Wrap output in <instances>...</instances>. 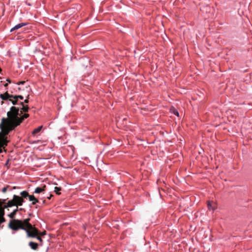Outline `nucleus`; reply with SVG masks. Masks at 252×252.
Listing matches in <instances>:
<instances>
[{
	"label": "nucleus",
	"instance_id": "1",
	"mask_svg": "<svg viewBox=\"0 0 252 252\" xmlns=\"http://www.w3.org/2000/svg\"><path fill=\"white\" fill-rule=\"evenodd\" d=\"M20 105L22 107L20 108V111L19 108L12 106L10 108V111L7 113V116L10 118L11 120L15 121L16 125H19L23 120L29 117V115L27 114H25L21 117L23 112L28 111L29 107L27 105H25L23 102H20Z\"/></svg>",
	"mask_w": 252,
	"mask_h": 252
},
{
	"label": "nucleus",
	"instance_id": "2",
	"mask_svg": "<svg viewBox=\"0 0 252 252\" xmlns=\"http://www.w3.org/2000/svg\"><path fill=\"white\" fill-rule=\"evenodd\" d=\"M5 121L6 120L4 118L2 119L0 125L1 131L0 132V153L2 152L4 147L7 145L8 140H7L6 135L10 131L8 126Z\"/></svg>",
	"mask_w": 252,
	"mask_h": 252
},
{
	"label": "nucleus",
	"instance_id": "3",
	"mask_svg": "<svg viewBox=\"0 0 252 252\" xmlns=\"http://www.w3.org/2000/svg\"><path fill=\"white\" fill-rule=\"evenodd\" d=\"M0 98L4 101H7L8 102V104H9V102H10L13 105H20V102L18 103V99L21 100H23L24 99V97L21 95H12L10 94L7 93V92H5L4 94H0Z\"/></svg>",
	"mask_w": 252,
	"mask_h": 252
},
{
	"label": "nucleus",
	"instance_id": "4",
	"mask_svg": "<svg viewBox=\"0 0 252 252\" xmlns=\"http://www.w3.org/2000/svg\"><path fill=\"white\" fill-rule=\"evenodd\" d=\"M8 227L12 230L16 231L19 229L26 230V227H24L23 225L22 220L17 219H13L10 220L8 224Z\"/></svg>",
	"mask_w": 252,
	"mask_h": 252
},
{
	"label": "nucleus",
	"instance_id": "5",
	"mask_svg": "<svg viewBox=\"0 0 252 252\" xmlns=\"http://www.w3.org/2000/svg\"><path fill=\"white\" fill-rule=\"evenodd\" d=\"M27 233L28 237L33 238L36 237V235H39V231L37 228L32 225L29 228H26L25 230Z\"/></svg>",
	"mask_w": 252,
	"mask_h": 252
},
{
	"label": "nucleus",
	"instance_id": "6",
	"mask_svg": "<svg viewBox=\"0 0 252 252\" xmlns=\"http://www.w3.org/2000/svg\"><path fill=\"white\" fill-rule=\"evenodd\" d=\"M13 201H14L15 206L17 207L18 206H22L23 203L25 202L23 198L16 195H13Z\"/></svg>",
	"mask_w": 252,
	"mask_h": 252
},
{
	"label": "nucleus",
	"instance_id": "7",
	"mask_svg": "<svg viewBox=\"0 0 252 252\" xmlns=\"http://www.w3.org/2000/svg\"><path fill=\"white\" fill-rule=\"evenodd\" d=\"M27 25H28L27 23H20L15 25L14 27H13L11 29L10 32H12L14 31L18 30L19 29H20V28H22V27H23L24 26H26Z\"/></svg>",
	"mask_w": 252,
	"mask_h": 252
},
{
	"label": "nucleus",
	"instance_id": "8",
	"mask_svg": "<svg viewBox=\"0 0 252 252\" xmlns=\"http://www.w3.org/2000/svg\"><path fill=\"white\" fill-rule=\"evenodd\" d=\"M207 207L209 210L214 211L217 209L216 205L213 201H209L207 203Z\"/></svg>",
	"mask_w": 252,
	"mask_h": 252
},
{
	"label": "nucleus",
	"instance_id": "9",
	"mask_svg": "<svg viewBox=\"0 0 252 252\" xmlns=\"http://www.w3.org/2000/svg\"><path fill=\"white\" fill-rule=\"evenodd\" d=\"M30 220V219L29 218L22 220L23 225L24 227H26V228H29L30 227H32V225L29 223Z\"/></svg>",
	"mask_w": 252,
	"mask_h": 252
},
{
	"label": "nucleus",
	"instance_id": "10",
	"mask_svg": "<svg viewBox=\"0 0 252 252\" xmlns=\"http://www.w3.org/2000/svg\"><path fill=\"white\" fill-rule=\"evenodd\" d=\"M29 199L30 201H32V204L35 205L36 203L38 202V200L32 195H30L29 196Z\"/></svg>",
	"mask_w": 252,
	"mask_h": 252
},
{
	"label": "nucleus",
	"instance_id": "11",
	"mask_svg": "<svg viewBox=\"0 0 252 252\" xmlns=\"http://www.w3.org/2000/svg\"><path fill=\"white\" fill-rule=\"evenodd\" d=\"M29 246L31 247L32 250H36L38 249V244L36 243L33 242H30L29 243Z\"/></svg>",
	"mask_w": 252,
	"mask_h": 252
},
{
	"label": "nucleus",
	"instance_id": "12",
	"mask_svg": "<svg viewBox=\"0 0 252 252\" xmlns=\"http://www.w3.org/2000/svg\"><path fill=\"white\" fill-rule=\"evenodd\" d=\"M18 209L17 208L16 209H15L12 213H11L10 214H9L8 216L9 218L11 219H14L15 217V215L18 212Z\"/></svg>",
	"mask_w": 252,
	"mask_h": 252
},
{
	"label": "nucleus",
	"instance_id": "13",
	"mask_svg": "<svg viewBox=\"0 0 252 252\" xmlns=\"http://www.w3.org/2000/svg\"><path fill=\"white\" fill-rule=\"evenodd\" d=\"M13 206H15V204L14 203V201H13V199H12L11 200H9L7 202V205H6V206H5V208L11 207Z\"/></svg>",
	"mask_w": 252,
	"mask_h": 252
},
{
	"label": "nucleus",
	"instance_id": "14",
	"mask_svg": "<svg viewBox=\"0 0 252 252\" xmlns=\"http://www.w3.org/2000/svg\"><path fill=\"white\" fill-rule=\"evenodd\" d=\"M42 128V126H38V127L35 128L32 132V134L33 135H35L37 133H38V132H39L40 131V130H41Z\"/></svg>",
	"mask_w": 252,
	"mask_h": 252
},
{
	"label": "nucleus",
	"instance_id": "15",
	"mask_svg": "<svg viewBox=\"0 0 252 252\" xmlns=\"http://www.w3.org/2000/svg\"><path fill=\"white\" fill-rule=\"evenodd\" d=\"M2 203L1 202V200L0 199V206L1 205ZM4 211H2L1 212V216H0V224L5 221V219L3 218V216L4 215Z\"/></svg>",
	"mask_w": 252,
	"mask_h": 252
},
{
	"label": "nucleus",
	"instance_id": "16",
	"mask_svg": "<svg viewBox=\"0 0 252 252\" xmlns=\"http://www.w3.org/2000/svg\"><path fill=\"white\" fill-rule=\"evenodd\" d=\"M20 195L22 196V198H26L27 197H29V193L27 191H23L20 192Z\"/></svg>",
	"mask_w": 252,
	"mask_h": 252
},
{
	"label": "nucleus",
	"instance_id": "17",
	"mask_svg": "<svg viewBox=\"0 0 252 252\" xmlns=\"http://www.w3.org/2000/svg\"><path fill=\"white\" fill-rule=\"evenodd\" d=\"M44 190V188H40V187H37L35 189L34 193H40L42 192V191H43Z\"/></svg>",
	"mask_w": 252,
	"mask_h": 252
},
{
	"label": "nucleus",
	"instance_id": "18",
	"mask_svg": "<svg viewBox=\"0 0 252 252\" xmlns=\"http://www.w3.org/2000/svg\"><path fill=\"white\" fill-rule=\"evenodd\" d=\"M61 190V188L60 187H55L54 188V191L55 192H56L57 194H60V193L59 192V191Z\"/></svg>",
	"mask_w": 252,
	"mask_h": 252
},
{
	"label": "nucleus",
	"instance_id": "19",
	"mask_svg": "<svg viewBox=\"0 0 252 252\" xmlns=\"http://www.w3.org/2000/svg\"><path fill=\"white\" fill-rule=\"evenodd\" d=\"M36 238L41 244L42 243L43 240L39 235H36Z\"/></svg>",
	"mask_w": 252,
	"mask_h": 252
},
{
	"label": "nucleus",
	"instance_id": "20",
	"mask_svg": "<svg viewBox=\"0 0 252 252\" xmlns=\"http://www.w3.org/2000/svg\"><path fill=\"white\" fill-rule=\"evenodd\" d=\"M173 113H174L175 115H176V116H179V114L178 111L177 110H176V109L174 110V111H173Z\"/></svg>",
	"mask_w": 252,
	"mask_h": 252
},
{
	"label": "nucleus",
	"instance_id": "21",
	"mask_svg": "<svg viewBox=\"0 0 252 252\" xmlns=\"http://www.w3.org/2000/svg\"><path fill=\"white\" fill-rule=\"evenodd\" d=\"M7 187H4L2 189V192L4 193L7 190Z\"/></svg>",
	"mask_w": 252,
	"mask_h": 252
},
{
	"label": "nucleus",
	"instance_id": "22",
	"mask_svg": "<svg viewBox=\"0 0 252 252\" xmlns=\"http://www.w3.org/2000/svg\"><path fill=\"white\" fill-rule=\"evenodd\" d=\"M28 98H29V95H28L27 99H26L24 100V102H25V103H28L29 102Z\"/></svg>",
	"mask_w": 252,
	"mask_h": 252
},
{
	"label": "nucleus",
	"instance_id": "23",
	"mask_svg": "<svg viewBox=\"0 0 252 252\" xmlns=\"http://www.w3.org/2000/svg\"><path fill=\"white\" fill-rule=\"evenodd\" d=\"M45 234V232H39V235H44Z\"/></svg>",
	"mask_w": 252,
	"mask_h": 252
},
{
	"label": "nucleus",
	"instance_id": "24",
	"mask_svg": "<svg viewBox=\"0 0 252 252\" xmlns=\"http://www.w3.org/2000/svg\"><path fill=\"white\" fill-rule=\"evenodd\" d=\"M24 83H25V82H24V81H20V82H19V83H18V85H20V84H23Z\"/></svg>",
	"mask_w": 252,
	"mask_h": 252
},
{
	"label": "nucleus",
	"instance_id": "25",
	"mask_svg": "<svg viewBox=\"0 0 252 252\" xmlns=\"http://www.w3.org/2000/svg\"><path fill=\"white\" fill-rule=\"evenodd\" d=\"M6 81H7L9 83H11V81H10V80L9 79H6Z\"/></svg>",
	"mask_w": 252,
	"mask_h": 252
},
{
	"label": "nucleus",
	"instance_id": "26",
	"mask_svg": "<svg viewBox=\"0 0 252 252\" xmlns=\"http://www.w3.org/2000/svg\"><path fill=\"white\" fill-rule=\"evenodd\" d=\"M7 86H8V84H7V83L4 85V86L5 87H6Z\"/></svg>",
	"mask_w": 252,
	"mask_h": 252
},
{
	"label": "nucleus",
	"instance_id": "27",
	"mask_svg": "<svg viewBox=\"0 0 252 252\" xmlns=\"http://www.w3.org/2000/svg\"><path fill=\"white\" fill-rule=\"evenodd\" d=\"M23 210V208H20L18 210Z\"/></svg>",
	"mask_w": 252,
	"mask_h": 252
},
{
	"label": "nucleus",
	"instance_id": "28",
	"mask_svg": "<svg viewBox=\"0 0 252 252\" xmlns=\"http://www.w3.org/2000/svg\"><path fill=\"white\" fill-rule=\"evenodd\" d=\"M1 68L0 67V73L1 72Z\"/></svg>",
	"mask_w": 252,
	"mask_h": 252
},
{
	"label": "nucleus",
	"instance_id": "29",
	"mask_svg": "<svg viewBox=\"0 0 252 252\" xmlns=\"http://www.w3.org/2000/svg\"><path fill=\"white\" fill-rule=\"evenodd\" d=\"M3 101H2V102H1V105H2V104H3Z\"/></svg>",
	"mask_w": 252,
	"mask_h": 252
}]
</instances>
